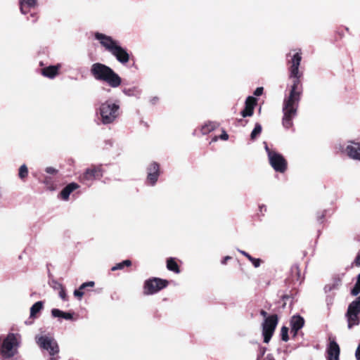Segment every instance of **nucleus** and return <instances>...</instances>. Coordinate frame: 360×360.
<instances>
[{"label":"nucleus","instance_id":"34","mask_svg":"<svg viewBox=\"0 0 360 360\" xmlns=\"http://www.w3.org/2000/svg\"><path fill=\"white\" fill-rule=\"evenodd\" d=\"M250 261L252 263L255 267H259L260 265V259H255L252 257V259H250Z\"/></svg>","mask_w":360,"mask_h":360},{"label":"nucleus","instance_id":"30","mask_svg":"<svg viewBox=\"0 0 360 360\" xmlns=\"http://www.w3.org/2000/svg\"><path fill=\"white\" fill-rule=\"evenodd\" d=\"M94 285H95V283L94 281H89V282L84 283L80 285V290H84V289L86 288L87 287H94Z\"/></svg>","mask_w":360,"mask_h":360},{"label":"nucleus","instance_id":"11","mask_svg":"<svg viewBox=\"0 0 360 360\" xmlns=\"http://www.w3.org/2000/svg\"><path fill=\"white\" fill-rule=\"evenodd\" d=\"M326 352L328 360H339L340 352V347L335 340L330 341Z\"/></svg>","mask_w":360,"mask_h":360},{"label":"nucleus","instance_id":"27","mask_svg":"<svg viewBox=\"0 0 360 360\" xmlns=\"http://www.w3.org/2000/svg\"><path fill=\"white\" fill-rule=\"evenodd\" d=\"M359 292H360V274L358 276V279H357V281H356L354 287L352 290V294L353 295H356Z\"/></svg>","mask_w":360,"mask_h":360},{"label":"nucleus","instance_id":"1","mask_svg":"<svg viewBox=\"0 0 360 360\" xmlns=\"http://www.w3.org/2000/svg\"><path fill=\"white\" fill-rule=\"evenodd\" d=\"M302 60L300 53L294 54L290 63V78L292 79L289 94L285 97L283 103L282 111L283 113L282 124L285 129L293 125L292 119L296 116L301 98L302 87L300 78L302 74L299 72V66Z\"/></svg>","mask_w":360,"mask_h":360},{"label":"nucleus","instance_id":"19","mask_svg":"<svg viewBox=\"0 0 360 360\" xmlns=\"http://www.w3.org/2000/svg\"><path fill=\"white\" fill-rule=\"evenodd\" d=\"M341 285V279L340 278H335L333 282L330 284H328L325 287V291H331L333 290L338 289Z\"/></svg>","mask_w":360,"mask_h":360},{"label":"nucleus","instance_id":"6","mask_svg":"<svg viewBox=\"0 0 360 360\" xmlns=\"http://www.w3.org/2000/svg\"><path fill=\"white\" fill-rule=\"evenodd\" d=\"M360 314V296L352 302L347 309L346 316L347 319L348 328L359 323V314Z\"/></svg>","mask_w":360,"mask_h":360},{"label":"nucleus","instance_id":"43","mask_svg":"<svg viewBox=\"0 0 360 360\" xmlns=\"http://www.w3.org/2000/svg\"><path fill=\"white\" fill-rule=\"evenodd\" d=\"M260 314H261L263 317H264L265 319L268 317V316H267V312H266V311H265L264 310H261V311H260Z\"/></svg>","mask_w":360,"mask_h":360},{"label":"nucleus","instance_id":"26","mask_svg":"<svg viewBox=\"0 0 360 360\" xmlns=\"http://www.w3.org/2000/svg\"><path fill=\"white\" fill-rule=\"evenodd\" d=\"M28 174V169L25 165H22L20 166L19 169V177L20 179H24L27 176Z\"/></svg>","mask_w":360,"mask_h":360},{"label":"nucleus","instance_id":"2","mask_svg":"<svg viewBox=\"0 0 360 360\" xmlns=\"http://www.w3.org/2000/svg\"><path fill=\"white\" fill-rule=\"evenodd\" d=\"M91 73L96 79L105 82L112 88H117L121 84V77L110 67L104 64L100 63L93 64Z\"/></svg>","mask_w":360,"mask_h":360},{"label":"nucleus","instance_id":"45","mask_svg":"<svg viewBox=\"0 0 360 360\" xmlns=\"http://www.w3.org/2000/svg\"><path fill=\"white\" fill-rule=\"evenodd\" d=\"M265 350H266V349H265V348H262V349H261V354H262V355H264V354L265 353Z\"/></svg>","mask_w":360,"mask_h":360},{"label":"nucleus","instance_id":"25","mask_svg":"<svg viewBox=\"0 0 360 360\" xmlns=\"http://www.w3.org/2000/svg\"><path fill=\"white\" fill-rule=\"evenodd\" d=\"M158 177V172H155V173L152 172L151 170H150V172H148V179L152 185H153L157 181Z\"/></svg>","mask_w":360,"mask_h":360},{"label":"nucleus","instance_id":"12","mask_svg":"<svg viewBox=\"0 0 360 360\" xmlns=\"http://www.w3.org/2000/svg\"><path fill=\"white\" fill-rule=\"evenodd\" d=\"M103 176V171L101 167H93L86 170L83 176V181H90L94 179L100 178Z\"/></svg>","mask_w":360,"mask_h":360},{"label":"nucleus","instance_id":"36","mask_svg":"<svg viewBox=\"0 0 360 360\" xmlns=\"http://www.w3.org/2000/svg\"><path fill=\"white\" fill-rule=\"evenodd\" d=\"M263 93V88L262 87H258L255 89V92H254V94L255 96H260L262 95Z\"/></svg>","mask_w":360,"mask_h":360},{"label":"nucleus","instance_id":"42","mask_svg":"<svg viewBox=\"0 0 360 360\" xmlns=\"http://www.w3.org/2000/svg\"><path fill=\"white\" fill-rule=\"evenodd\" d=\"M123 264H124V266H130L131 264V262L130 260L127 259V260L123 261Z\"/></svg>","mask_w":360,"mask_h":360},{"label":"nucleus","instance_id":"28","mask_svg":"<svg viewBox=\"0 0 360 360\" xmlns=\"http://www.w3.org/2000/svg\"><path fill=\"white\" fill-rule=\"evenodd\" d=\"M281 338L283 341L287 342L289 339L288 338V328L285 326H283L281 328Z\"/></svg>","mask_w":360,"mask_h":360},{"label":"nucleus","instance_id":"49","mask_svg":"<svg viewBox=\"0 0 360 360\" xmlns=\"http://www.w3.org/2000/svg\"><path fill=\"white\" fill-rule=\"evenodd\" d=\"M51 360H56V359H55L54 358H51Z\"/></svg>","mask_w":360,"mask_h":360},{"label":"nucleus","instance_id":"9","mask_svg":"<svg viewBox=\"0 0 360 360\" xmlns=\"http://www.w3.org/2000/svg\"><path fill=\"white\" fill-rule=\"evenodd\" d=\"M35 339L39 347L47 350L50 355L53 356L58 353V345L53 338L47 335H37Z\"/></svg>","mask_w":360,"mask_h":360},{"label":"nucleus","instance_id":"10","mask_svg":"<svg viewBox=\"0 0 360 360\" xmlns=\"http://www.w3.org/2000/svg\"><path fill=\"white\" fill-rule=\"evenodd\" d=\"M167 284V281L165 280L156 278L150 279L145 283V293L148 295L155 293L166 287Z\"/></svg>","mask_w":360,"mask_h":360},{"label":"nucleus","instance_id":"14","mask_svg":"<svg viewBox=\"0 0 360 360\" xmlns=\"http://www.w3.org/2000/svg\"><path fill=\"white\" fill-rule=\"evenodd\" d=\"M347 155L352 159L360 160V145L357 143H352L346 148Z\"/></svg>","mask_w":360,"mask_h":360},{"label":"nucleus","instance_id":"35","mask_svg":"<svg viewBox=\"0 0 360 360\" xmlns=\"http://www.w3.org/2000/svg\"><path fill=\"white\" fill-rule=\"evenodd\" d=\"M62 318L66 320H70L72 319V315L70 313L63 312Z\"/></svg>","mask_w":360,"mask_h":360},{"label":"nucleus","instance_id":"44","mask_svg":"<svg viewBox=\"0 0 360 360\" xmlns=\"http://www.w3.org/2000/svg\"><path fill=\"white\" fill-rule=\"evenodd\" d=\"M230 258H231V257H229V256L226 257L224 259V260L222 261V263H223V264H225V263L226 262V261H227L228 259H229Z\"/></svg>","mask_w":360,"mask_h":360},{"label":"nucleus","instance_id":"18","mask_svg":"<svg viewBox=\"0 0 360 360\" xmlns=\"http://www.w3.org/2000/svg\"><path fill=\"white\" fill-rule=\"evenodd\" d=\"M43 308V302L41 301L34 303L30 308V317L34 318L36 314Z\"/></svg>","mask_w":360,"mask_h":360},{"label":"nucleus","instance_id":"48","mask_svg":"<svg viewBox=\"0 0 360 360\" xmlns=\"http://www.w3.org/2000/svg\"><path fill=\"white\" fill-rule=\"evenodd\" d=\"M217 137H214V138L213 139V141H217Z\"/></svg>","mask_w":360,"mask_h":360},{"label":"nucleus","instance_id":"15","mask_svg":"<svg viewBox=\"0 0 360 360\" xmlns=\"http://www.w3.org/2000/svg\"><path fill=\"white\" fill-rule=\"evenodd\" d=\"M304 323V319L300 316H293L290 321L291 330L295 335L297 331L301 329Z\"/></svg>","mask_w":360,"mask_h":360},{"label":"nucleus","instance_id":"24","mask_svg":"<svg viewBox=\"0 0 360 360\" xmlns=\"http://www.w3.org/2000/svg\"><path fill=\"white\" fill-rule=\"evenodd\" d=\"M262 131V126L259 124H256L254 129L251 133V139L254 140L256 137L261 133Z\"/></svg>","mask_w":360,"mask_h":360},{"label":"nucleus","instance_id":"46","mask_svg":"<svg viewBox=\"0 0 360 360\" xmlns=\"http://www.w3.org/2000/svg\"><path fill=\"white\" fill-rule=\"evenodd\" d=\"M268 360H274V359H273L271 357H269V356H268Z\"/></svg>","mask_w":360,"mask_h":360},{"label":"nucleus","instance_id":"31","mask_svg":"<svg viewBox=\"0 0 360 360\" xmlns=\"http://www.w3.org/2000/svg\"><path fill=\"white\" fill-rule=\"evenodd\" d=\"M150 170L152 171V172H158V170H159V166L158 164L156 163H153L150 165V166L148 168V172H150Z\"/></svg>","mask_w":360,"mask_h":360},{"label":"nucleus","instance_id":"32","mask_svg":"<svg viewBox=\"0 0 360 360\" xmlns=\"http://www.w3.org/2000/svg\"><path fill=\"white\" fill-rule=\"evenodd\" d=\"M45 170L47 173L51 174H56L58 172V170L56 168L52 167H48L46 168Z\"/></svg>","mask_w":360,"mask_h":360},{"label":"nucleus","instance_id":"16","mask_svg":"<svg viewBox=\"0 0 360 360\" xmlns=\"http://www.w3.org/2000/svg\"><path fill=\"white\" fill-rule=\"evenodd\" d=\"M60 68V65H50L49 67H46L41 70V73L44 76L49 77V78H53L55 77L58 73V70Z\"/></svg>","mask_w":360,"mask_h":360},{"label":"nucleus","instance_id":"17","mask_svg":"<svg viewBox=\"0 0 360 360\" xmlns=\"http://www.w3.org/2000/svg\"><path fill=\"white\" fill-rule=\"evenodd\" d=\"M79 186L78 184L75 183H71L66 186L60 192V196L61 198L67 200L69 198L70 194L75 191V189L78 188Z\"/></svg>","mask_w":360,"mask_h":360},{"label":"nucleus","instance_id":"39","mask_svg":"<svg viewBox=\"0 0 360 360\" xmlns=\"http://www.w3.org/2000/svg\"><path fill=\"white\" fill-rule=\"evenodd\" d=\"M220 138L222 139V140H227L228 138H229V136L228 134L225 132V131H223V133L221 134V135L220 136Z\"/></svg>","mask_w":360,"mask_h":360},{"label":"nucleus","instance_id":"41","mask_svg":"<svg viewBox=\"0 0 360 360\" xmlns=\"http://www.w3.org/2000/svg\"><path fill=\"white\" fill-rule=\"evenodd\" d=\"M355 263L356 265L360 266V253L357 255L355 259Z\"/></svg>","mask_w":360,"mask_h":360},{"label":"nucleus","instance_id":"37","mask_svg":"<svg viewBox=\"0 0 360 360\" xmlns=\"http://www.w3.org/2000/svg\"><path fill=\"white\" fill-rule=\"evenodd\" d=\"M124 266V265L123 262H120V263L117 264L116 266H113L112 268V271H115V270H117V269H121Z\"/></svg>","mask_w":360,"mask_h":360},{"label":"nucleus","instance_id":"3","mask_svg":"<svg viewBox=\"0 0 360 360\" xmlns=\"http://www.w3.org/2000/svg\"><path fill=\"white\" fill-rule=\"evenodd\" d=\"M95 37L101 45L113 55L120 63L125 64L129 61V55L124 49L120 46L118 41L101 33H96Z\"/></svg>","mask_w":360,"mask_h":360},{"label":"nucleus","instance_id":"38","mask_svg":"<svg viewBox=\"0 0 360 360\" xmlns=\"http://www.w3.org/2000/svg\"><path fill=\"white\" fill-rule=\"evenodd\" d=\"M59 296L63 300H65L66 299V294H65V290L63 288L60 289V290L59 292Z\"/></svg>","mask_w":360,"mask_h":360},{"label":"nucleus","instance_id":"20","mask_svg":"<svg viewBox=\"0 0 360 360\" xmlns=\"http://www.w3.org/2000/svg\"><path fill=\"white\" fill-rule=\"evenodd\" d=\"M37 0H20V11L22 13H25L24 11L25 6H27L28 7H33L36 5Z\"/></svg>","mask_w":360,"mask_h":360},{"label":"nucleus","instance_id":"23","mask_svg":"<svg viewBox=\"0 0 360 360\" xmlns=\"http://www.w3.org/2000/svg\"><path fill=\"white\" fill-rule=\"evenodd\" d=\"M123 93L128 96H137L139 95L140 91L136 87L129 88V89H124L122 90Z\"/></svg>","mask_w":360,"mask_h":360},{"label":"nucleus","instance_id":"29","mask_svg":"<svg viewBox=\"0 0 360 360\" xmlns=\"http://www.w3.org/2000/svg\"><path fill=\"white\" fill-rule=\"evenodd\" d=\"M63 312L64 311H63L60 309H53L51 310V314L53 317L62 318Z\"/></svg>","mask_w":360,"mask_h":360},{"label":"nucleus","instance_id":"21","mask_svg":"<svg viewBox=\"0 0 360 360\" xmlns=\"http://www.w3.org/2000/svg\"><path fill=\"white\" fill-rule=\"evenodd\" d=\"M217 127V124L215 122H210L208 123H205L202 127V129H201L202 133L204 134H207V133L210 132L211 131L214 130Z\"/></svg>","mask_w":360,"mask_h":360},{"label":"nucleus","instance_id":"22","mask_svg":"<svg viewBox=\"0 0 360 360\" xmlns=\"http://www.w3.org/2000/svg\"><path fill=\"white\" fill-rule=\"evenodd\" d=\"M167 267L169 270L174 271L175 273L179 272V266L176 262L172 258H170L167 260Z\"/></svg>","mask_w":360,"mask_h":360},{"label":"nucleus","instance_id":"40","mask_svg":"<svg viewBox=\"0 0 360 360\" xmlns=\"http://www.w3.org/2000/svg\"><path fill=\"white\" fill-rule=\"evenodd\" d=\"M240 252L244 256H245L249 260L250 259H252V257L248 253H247L245 251H243V250H240Z\"/></svg>","mask_w":360,"mask_h":360},{"label":"nucleus","instance_id":"5","mask_svg":"<svg viewBox=\"0 0 360 360\" xmlns=\"http://www.w3.org/2000/svg\"><path fill=\"white\" fill-rule=\"evenodd\" d=\"M99 115L104 124L113 122L120 115V105L118 102L106 101L99 108Z\"/></svg>","mask_w":360,"mask_h":360},{"label":"nucleus","instance_id":"4","mask_svg":"<svg viewBox=\"0 0 360 360\" xmlns=\"http://www.w3.org/2000/svg\"><path fill=\"white\" fill-rule=\"evenodd\" d=\"M20 343V336L11 333L4 339L0 349L2 360H9L18 353Z\"/></svg>","mask_w":360,"mask_h":360},{"label":"nucleus","instance_id":"47","mask_svg":"<svg viewBox=\"0 0 360 360\" xmlns=\"http://www.w3.org/2000/svg\"><path fill=\"white\" fill-rule=\"evenodd\" d=\"M48 182H49V180H47V179H46V180L44 181V183H45V184H48Z\"/></svg>","mask_w":360,"mask_h":360},{"label":"nucleus","instance_id":"7","mask_svg":"<svg viewBox=\"0 0 360 360\" xmlns=\"http://www.w3.org/2000/svg\"><path fill=\"white\" fill-rule=\"evenodd\" d=\"M277 324L278 316L276 314L269 316V317L264 319L262 323V335L265 343L270 341Z\"/></svg>","mask_w":360,"mask_h":360},{"label":"nucleus","instance_id":"13","mask_svg":"<svg viewBox=\"0 0 360 360\" xmlns=\"http://www.w3.org/2000/svg\"><path fill=\"white\" fill-rule=\"evenodd\" d=\"M257 100L252 96H248L245 101V108L242 111V116L245 117L247 116H252L253 114V109L256 105Z\"/></svg>","mask_w":360,"mask_h":360},{"label":"nucleus","instance_id":"33","mask_svg":"<svg viewBox=\"0 0 360 360\" xmlns=\"http://www.w3.org/2000/svg\"><path fill=\"white\" fill-rule=\"evenodd\" d=\"M74 295H75V296L81 299L82 297V296L84 295V292H82V290H80V288H79V289L75 290L74 291Z\"/></svg>","mask_w":360,"mask_h":360},{"label":"nucleus","instance_id":"8","mask_svg":"<svg viewBox=\"0 0 360 360\" xmlns=\"http://www.w3.org/2000/svg\"><path fill=\"white\" fill-rule=\"evenodd\" d=\"M264 144L265 150L268 153L269 162L272 167L277 172H283L287 166V163L284 158L281 154L271 150L266 143H264Z\"/></svg>","mask_w":360,"mask_h":360}]
</instances>
